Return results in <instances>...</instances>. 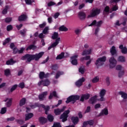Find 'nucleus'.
<instances>
[{"label": "nucleus", "mask_w": 127, "mask_h": 127, "mask_svg": "<svg viewBox=\"0 0 127 127\" xmlns=\"http://www.w3.org/2000/svg\"><path fill=\"white\" fill-rule=\"evenodd\" d=\"M94 124V121L90 120L89 121H87L86 122H84L82 127H86V126L89 125V126H92Z\"/></svg>", "instance_id": "nucleus-27"}, {"label": "nucleus", "mask_w": 127, "mask_h": 127, "mask_svg": "<svg viewBox=\"0 0 127 127\" xmlns=\"http://www.w3.org/2000/svg\"><path fill=\"white\" fill-rule=\"evenodd\" d=\"M7 65H13L14 63H16V61H13V60L10 59L6 62Z\"/></svg>", "instance_id": "nucleus-34"}, {"label": "nucleus", "mask_w": 127, "mask_h": 127, "mask_svg": "<svg viewBox=\"0 0 127 127\" xmlns=\"http://www.w3.org/2000/svg\"><path fill=\"white\" fill-rule=\"evenodd\" d=\"M9 41H10V39L9 38H7L5 40L4 42L3 43V45H5V44H6V43H8Z\"/></svg>", "instance_id": "nucleus-54"}, {"label": "nucleus", "mask_w": 127, "mask_h": 127, "mask_svg": "<svg viewBox=\"0 0 127 127\" xmlns=\"http://www.w3.org/2000/svg\"><path fill=\"white\" fill-rule=\"evenodd\" d=\"M99 80H100V78L98 76H95L92 80V83H97L99 82Z\"/></svg>", "instance_id": "nucleus-43"}, {"label": "nucleus", "mask_w": 127, "mask_h": 127, "mask_svg": "<svg viewBox=\"0 0 127 127\" xmlns=\"http://www.w3.org/2000/svg\"><path fill=\"white\" fill-rule=\"evenodd\" d=\"M58 68V66H57V65H52V69L53 70H57V69Z\"/></svg>", "instance_id": "nucleus-62"}, {"label": "nucleus", "mask_w": 127, "mask_h": 127, "mask_svg": "<svg viewBox=\"0 0 127 127\" xmlns=\"http://www.w3.org/2000/svg\"><path fill=\"white\" fill-rule=\"evenodd\" d=\"M61 104H62V100H59L58 104L55 106H53L52 108L54 109V108L55 107L57 108V107H58V106H60V105H61Z\"/></svg>", "instance_id": "nucleus-51"}, {"label": "nucleus", "mask_w": 127, "mask_h": 127, "mask_svg": "<svg viewBox=\"0 0 127 127\" xmlns=\"http://www.w3.org/2000/svg\"><path fill=\"white\" fill-rule=\"evenodd\" d=\"M80 99V96L78 95H72L69 96L66 100V104H68V103H70V102H73V104L77 101V100H79Z\"/></svg>", "instance_id": "nucleus-4"}, {"label": "nucleus", "mask_w": 127, "mask_h": 127, "mask_svg": "<svg viewBox=\"0 0 127 127\" xmlns=\"http://www.w3.org/2000/svg\"><path fill=\"white\" fill-rule=\"evenodd\" d=\"M48 120L49 121V122H53V120H54V117L53 116L51 115H48Z\"/></svg>", "instance_id": "nucleus-46"}, {"label": "nucleus", "mask_w": 127, "mask_h": 127, "mask_svg": "<svg viewBox=\"0 0 127 127\" xmlns=\"http://www.w3.org/2000/svg\"><path fill=\"white\" fill-rule=\"evenodd\" d=\"M64 53H62L61 54L58 56L56 58L57 60L63 59V58H64Z\"/></svg>", "instance_id": "nucleus-39"}, {"label": "nucleus", "mask_w": 127, "mask_h": 127, "mask_svg": "<svg viewBox=\"0 0 127 127\" xmlns=\"http://www.w3.org/2000/svg\"><path fill=\"white\" fill-rule=\"evenodd\" d=\"M38 86H41L42 85L43 86H49L50 85V81L48 79H45L42 81H40L38 83Z\"/></svg>", "instance_id": "nucleus-11"}, {"label": "nucleus", "mask_w": 127, "mask_h": 127, "mask_svg": "<svg viewBox=\"0 0 127 127\" xmlns=\"http://www.w3.org/2000/svg\"><path fill=\"white\" fill-rule=\"evenodd\" d=\"M84 82H85V78L82 77L75 82V85L77 87H81V86L83 85V83H84Z\"/></svg>", "instance_id": "nucleus-13"}, {"label": "nucleus", "mask_w": 127, "mask_h": 127, "mask_svg": "<svg viewBox=\"0 0 127 127\" xmlns=\"http://www.w3.org/2000/svg\"><path fill=\"white\" fill-rule=\"evenodd\" d=\"M53 97H57V94L56 91H53L50 93V96H49V99L51 100Z\"/></svg>", "instance_id": "nucleus-33"}, {"label": "nucleus", "mask_w": 127, "mask_h": 127, "mask_svg": "<svg viewBox=\"0 0 127 127\" xmlns=\"http://www.w3.org/2000/svg\"><path fill=\"white\" fill-rule=\"evenodd\" d=\"M81 31H82V30L80 28H76L74 30V33L76 35H80L81 34Z\"/></svg>", "instance_id": "nucleus-37"}, {"label": "nucleus", "mask_w": 127, "mask_h": 127, "mask_svg": "<svg viewBox=\"0 0 127 127\" xmlns=\"http://www.w3.org/2000/svg\"><path fill=\"white\" fill-rule=\"evenodd\" d=\"M4 102H6V107H10L11 106V103H12V98H6L4 100Z\"/></svg>", "instance_id": "nucleus-19"}, {"label": "nucleus", "mask_w": 127, "mask_h": 127, "mask_svg": "<svg viewBox=\"0 0 127 127\" xmlns=\"http://www.w3.org/2000/svg\"><path fill=\"white\" fill-rule=\"evenodd\" d=\"M124 75H125V70H121L120 71H119V77L120 78H122V77H123V76H124Z\"/></svg>", "instance_id": "nucleus-47"}, {"label": "nucleus", "mask_w": 127, "mask_h": 127, "mask_svg": "<svg viewBox=\"0 0 127 127\" xmlns=\"http://www.w3.org/2000/svg\"><path fill=\"white\" fill-rule=\"evenodd\" d=\"M106 91L105 89H101L99 92V96L100 97V99H98V101H100L101 102H104L105 101V99L104 97H105V95H106Z\"/></svg>", "instance_id": "nucleus-7"}, {"label": "nucleus", "mask_w": 127, "mask_h": 127, "mask_svg": "<svg viewBox=\"0 0 127 127\" xmlns=\"http://www.w3.org/2000/svg\"><path fill=\"white\" fill-rule=\"evenodd\" d=\"M50 74L49 73H47L45 74L44 72H40L39 74V77L41 79H43V78H47V77H49L50 76Z\"/></svg>", "instance_id": "nucleus-21"}, {"label": "nucleus", "mask_w": 127, "mask_h": 127, "mask_svg": "<svg viewBox=\"0 0 127 127\" xmlns=\"http://www.w3.org/2000/svg\"><path fill=\"white\" fill-rule=\"evenodd\" d=\"M116 69L118 70H124V67L121 65H118L116 66Z\"/></svg>", "instance_id": "nucleus-53"}, {"label": "nucleus", "mask_w": 127, "mask_h": 127, "mask_svg": "<svg viewBox=\"0 0 127 127\" xmlns=\"http://www.w3.org/2000/svg\"><path fill=\"white\" fill-rule=\"evenodd\" d=\"M118 61L119 62H125L126 61V58L124 56H120L118 58Z\"/></svg>", "instance_id": "nucleus-41"}, {"label": "nucleus", "mask_w": 127, "mask_h": 127, "mask_svg": "<svg viewBox=\"0 0 127 127\" xmlns=\"http://www.w3.org/2000/svg\"><path fill=\"white\" fill-rule=\"evenodd\" d=\"M59 15H60V14L59 13H56L54 14V18H58Z\"/></svg>", "instance_id": "nucleus-64"}, {"label": "nucleus", "mask_w": 127, "mask_h": 127, "mask_svg": "<svg viewBox=\"0 0 127 127\" xmlns=\"http://www.w3.org/2000/svg\"><path fill=\"white\" fill-rule=\"evenodd\" d=\"M90 98V94H86L83 95L81 98H80V101L81 102H84V100H88Z\"/></svg>", "instance_id": "nucleus-23"}, {"label": "nucleus", "mask_w": 127, "mask_h": 127, "mask_svg": "<svg viewBox=\"0 0 127 127\" xmlns=\"http://www.w3.org/2000/svg\"><path fill=\"white\" fill-rule=\"evenodd\" d=\"M31 49H32L33 50H34L35 49H36V46L31 45L28 47L27 48L26 50H30Z\"/></svg>", "instance_id": "nucleus-40"}, {"label": "nucleus", "mask_w": 127, "mask_h": 127, "mask_svg": "<svg viewBox=\"0 0 127 127\" xmlns=\"http://www.w3.org/2000/svg\"><path fill=\"white\" fill-rule=\"evenodd\" d=\"M54 4H55V2H54L53 1H51L48 3V6H51L52 5H54Z\"/></svg>", "instance_id": "nucleus-61"}, {"label": "nucleus", "mask_w": 127, "mask_h": 127, "mask_svg": "<svg viewBox=\"0 0 127 127\" xmlns=\"http://www.w3.org/2000/svg\"><path fill=\"white\" fill-rule=\"evenodd\" d=\"M78 54H75L70 57L71 63L72 65H77L78 64Z\"/></svg>", "instance_id": "nucleus-8"}, {"label": "nucleus", "mask_w": 127, "mask_h": 127, "mask_svg": "<svg viewBox=\"0 0 127 127\" xmlns=\"http://www.w3.org/2000/svg\"><path fill=\"white\" fill-rule=\"evenodd\" d=\"M118 9H119V7L116 5L112 8V11H116V10H118Z\"/></svg>", "instance_id": "nucleus-55"}, {"label": "nucleus", "mask_w": 127, "mask_h": 127, "mask_svg": "<svg viewBox=\"0 0 127 127\" xmlns=\"http://www.w3.org/2000/svg\"><path fill=\"white\" fill-rule=\"evenodd\" d=\"M12 20V19L11 18L8 17L5 19V22H6V23H8L9 22H10Z\"/></svg>", "instance_id": "nucleus-57"}, {"label": "nucleus", "mask_w": 127, "mask_h": 127, "mask_svg": "<svg viewBox=\"0 0 127 127\" xmlns=\"http://www.w3.org/2000/svg\"><path fill=\"white\" fill-rule=\"evenodd\" d=\"M101 107V104H97L96 105H95V109L96 110L99 109V108H100Z\"/></svg>", "instance_id": "nucleus-63"}, {"label": "nucleus", "mask_w": 127, "mask_h": 127, "mask_svg": "<svg viewBox=\"0 0 127 127\" xmlns=\"http://www.w3.org/2000/svg\"><path fill=\"white\" fill-rule=\"evenodd\" d=\"M48 30H49V27L47 26L44 29L43 33H44V34H48Z\"/></svg>", "instance_id": "nucleus-42"}, {"label": "nucleus", "mask_w": 127, "mask_h": 127, "mask_svg": "<svg viewBox=\"0 0 127 127\" xmlns=\"http://www.w3.org/2000/svg\"><path fill=\"white\" fill-rule=\"evenodd\" d=\"M25 85L24 84V82H20L19 85H18V87L19 88H21V89H23V88H24Z\"/></svg>", "instance_id": "nucleus-49"}, {"label": "nucleus", "mask_w": 127, "mask_h": 127, "mask_svg": "<svg viewBox=\"0 0 127 127\" xmlns=\"http://www.w3.org/2000/svg\"><path fill=\"white\" fill-rule=\"evenodd\" d=\"M120 49H121V51L123 54H127V48L124 47L123 45H121L119 47Z\"/></svg>", "instance_id": "nucleus-22"}, {"label": "nucleus", "mask_w": 127, "mask_h": 127, "mask_svg": "<svg viewBox=\"0 0 127 127\" xmlns=\"http://www.w3.org/2000/svg\"><path fill=\"white\" fill-rule=\"evenodd\" d=\"M65 109H66V107L64 106L62 109H55L54 110V113L55 114V115L58 116L60 115V114H61L62 112H64V111L65 110Z\"/></svg>", "instance_id": "nucleus-14"}, {"label": "nucleus", "mask_w": 127, "mask_h": 127, "mask_svg": "<svg viewBox=\"0 0 127 127\" xmlns=\"http://www.w3.org/2000/svg\"><path fill=\"white\" fill-rule=\"evenodd\" d=\"M59 29L60 31H68V29L66 27L64 26V25L60 27Z\"/></svg>", "instance_id": "nucleus-36"}, {"label": "nucleus", "mask_w": 127, "mask_h": 127, "mask_svg": "<svg viewBox=\"0 0 127 127\" xmlns=\"http://www.w3.org/2000/svg\"><path fill=\"white\" fill-rule=\"evenodd\" d=\"M16 88H17V84L14 85L11 88V89L10 90V92H13V91H14V90H15V89H16Z\"/></svg>", "instance_id": "nucleus-50"}, {"label": "nucleus", "mask_w": 127, "mask_h": 127, "mask_svg": "<svg viewBox=\"0 0 127 127\" xmlns=\"http://www.w3.org/2000/svg\"><path fill=\"white\" fill-rule=\"evenodd\" d=\"M34 115L33 113H28L25 115V121H28L29 120H30L31 118L33 117Z\"/></svg>", "instance_id": "nucleus-29"}, {"label": "nucleus", "mask_w": 127, "mask_h": 127, "mask_svg": "<svg viewBox=\"0 0 127 127\" xmlns=\"http://www.w3.org/2000/svg\"><path fill=\"white\" fill-rule=\"evenodd\" d=\"M64 74V72L63 71H58L56 73V75L55 76L56 79H58V78H59L61 75H63Z\"/></svg>", "instance_id": "nucleus-35"}, {"label": "nucleus", "mask_w": 127, "mask_h": 127, "mask_svg": "<svg viewBox=\"0 0 127 127\" xmlns=\"http://www.w3.org/2000/svg\"><path fill=\"white\" fill-rule=\"evenodd\" d=\"M78 17L80 19L83 20V19H85V18H86V14H85V12H79L78 13Z\"/></svg>", "instance_id": "nucleus-20"}, {"label": "nucleus", "mask_w": 127, "mask_h": 127, "mask_svg": "<svg viewBox=\"0 0 127 127\" xmlns=\"http://www.w3.org/2000/svg\"><path fill=\"white\" fill-rule=\"evenodd\" d=\"M26 4H31L32 2H34V0H25Z\"/></svg>", "instance_id": "nucleus-48"}, {"label": "nucleus", "mask_w": 127, "mask_h": 127, "mask_svg": "<svg viewBox=\"0 0 127 127\" xmlns=\"http://www.w3.org/2000/svg\"><path fill=\"white\" fill-rule=\"evenodd\" d=\"M7 9H8V6H6L2 11L3 14H5L7 12Z\"/></svg>", "instance_id": "nucleus-56"}, {"label": "nucleus", "mask_w": 127, "mask_h": 127, "mask_svg": "<svg viewBox=\"0 0 127 127\" xmlns=\"http://www.w3.org/2000/svg\"><path fill=\"white\" fill-rule=\"evenodd\" d=\"M90 56H86L85 58H82L80 59V60H81V61H83V60H89V59H90Z\"/></svg>", "instance_id": "nucleus-58"}, {"label": "nucleus", "mask_w": 127, "mask_h": 127, "mask_svg": "<svg viewBox=\"0 0 127 127\" xmlns=\"http://www.w3.org/2000/svg\"><path fill=\"white\" fill-rule=\"evenodd\" d=\"M110 53L112 56L115 55V54H117V50H116V47L115 46H113L111 48Z\"/></svg>", "instance_id": "nucleus-30"}, {"label": "nucleus", "mask_w": 127, "mask_h": 127, "mask_svg": "<svg viewBox=\"0 0 127 127\" xmlns=\"http://www.w3.org/2000/svg\"><path fill=\"white\" fill-rule=\"evenodd\" d=\"M24 48H21L20 50H18L17 48H15L13 49V53L14 54H16V53H22L23 51H24Z\"/></svg>", "instance_id": "nucleus-25"}, {"label": "nucleus", "mask_w": 127, "mask_h": 127, "mask_svg": "<svg viewBox=\"0 0 127 127\" xmlns=\"http://www.w3.org/2000/svg\"><path fill=\"white\" fill-rule=\"evenodd\" d=\"M101 12V10L98 8H93L90 12V14L88 15V17H95L98 14H99Z\"/></svg>", "instance_id": "nucleus-5"}, {"label": "nucleus", "mask_w": 127, "mask_h": 127, "mask_svg": "<svg viewBox=\"0 0 127 127\" xmlns=\"http://www.w3.org/2000/svg\"><path fill=\"white\" fill-rule=\"evenodd\" d=\"M4 74L6 76H8V75H9V74H10V70L8 69L5 70Z\"/></svg>", "instance_id": "nucleus-52"}, {"label": "nucleus", "mask_w": 127, "mask_h": 127, "mask_svg": "<svg viewBox=\"0 0 127 127\" xmlns=\"http://www.w3.org/2000/svg\"><path fill=\"white\" fill-rule=\"evenodd\" d=\"M36 107H40V108H43V109H44V110H45L46 111L45 112L46 115H47V114H48L47 112L49 111V109H50L49 106H45V105L43 104L39 105L38 103H36L34 105L30 106V107L31 108V109H34V108H36Z\"/></svg>", "instance_id": "nucleus-3"}, {"label": "nucleus", "mask_w": 127, "mask_h": 127, "mask_svg": "<svg viewBox=\"0 0 127 127\" xmlns=\"http://www.w3.org/2000/svg\"><path fill=\"white\" fill-rule=\"evenodd\" d=\"M61 41V38H59L56 40L55 42H54L53 44H52L51 46L49 47L48 48V50H50L53 47H56V46H57L58 44H59V43Z\"/></svg>", "instance_id": "nucleus-12"}, {"label": "nucleus", "mask_w": 127, "mask_h": 127, "mask_svg": "<svg viewBox=\"0 0 127 127\" xmlns=\"http://www.w3.org/2000/svg\"><path fill=\"white\" fill-rule=\"evenodd\" d=\"M98 98V96L95 95L92 97H91L90 99H89V103L90 104H94V103H96V102H97V101H99L97 99Z\"/></svg>", "instance_id": "nucleus-17"}, {"label": "nucleus", "mask_w": 127, "mask_h": 127, "mask_svg": "<svg viewBox=\"0 0 127 127\" xmlns=\"http://www.w3.org/2000/svg\"><path fill=\"white\" fill-rule=\"evenodd\" d=\"M48 94V92L47 91H45L40 94L39 95V99L40 101H43V100H44V98L46 97Z\"/></svg>", "instance_id": "nucleus-15"}, {"label": "nucleus", "mask_w": 127, "mask_h": 127, "mask_svg": "<svg viewBox=\"0 0 127 127\" xmlns=\"http://www.w3.org/2000/svg\"><path fill=\"white\" fill-rule=\"evenodd\" d=\"M103 23V22L102 21H99L97 23V21L96 20H94L91 24L89 25L88 26H92L93 25H95L96 26H100L101 24Z\"/></svg>", "instance_id": "nucleus-18"}, {"label": "nucleus", "mask_w": 127, "mask_h": 127, "mask_svg": "<svg viewBox=\"0 0 127 127\" xmlns=\"http://www.w3.org/2000/svg\"><path fill=\"white\" fill-rule=\"evenodd\" d=\"M44 55V52H41L39 53L36 54L35 55H26L24 57H22V60H27V62H30L32 60H35V61H38V60Z\"/></svg>", "instance_id": "nucleus-1"}, {"label": "nucleus", "mask_w": 127, "mask_h": 127, "mask_svg": "<svg viewBox=\"0 0 127 127\" xmlns=\"http://www.w3.org/2000/svg\"><path fill=\"white\" fill-rule=\"evenodd\" d=\"M79 72L81 74H84L85 73V67L84 66H81L79 68Z\"/></svg>", "instance_id": "nucleus-44"}, {"label": "nucleus", "mask_w": 127, "mask_h": 127, "mask_svg": "<svg viewBox=\"0 0 127 127\" xmlns=\"http://www.w3.org/2000/svg\"><path fill=\"white\" fill-rule=\"evenodd\" d=\"M26 102V99L25 98H22L20 101L19 103V106H18L17 109V111L18 113H20V112H22V106H24V105H25V102Z\"/></svg>", "instance_id": "nucleus-6"}, {"label": "nucleus", "mask_w": 127, "mask_h": 127, "mask_svg": "<svg viewBox=\"0 0 127 127\" xmlns=\"http://www.w3.org/2000/svg\"><path fill=\"white\" fill-rule=\"evenodd\" d=\"M109 115V110L107 108L103 109L99 114V117L102 116H108Z\"/></svg>", "instance_id": "nucleus-16"}, {"label": "nucleus", "mask_w": 127, "mask_h": 127, "mask_svg": "<svg viewBox=\"0 0 127 127\" xmlns=\"http://www.w3.org/2000/svg\"><path fill=\"white\" fill-rule=\"evenodd\" d=\"M91 53H92V49H90L89 50H84L82 53V56H85L86 55H90Z\"/></svg>", "instance_id": "nucleus-24"}, {"label": "nucleus", "mask_w": 127, "mask_h": 127, "mask_svg": "<svg viewBox=\"0 0 127 127\" xmlns=\"http://www.w3.org/2000/svg\"><path fill=\"white\" fill-rule=\"evenodd\" d=\"M71 121L74 125H77L79 122V118L77 117H73L71 118Z\"/></svg>", "instance_id": "nucleus-28"}, {"label": "nucleus", "mask_w": 127, "mask_h": 127, "mask_svg": "<svg viewBox=\"0 0 127 127\" xmlns=\"http://www.w3.org/2000/svg\"><path fill=\"white\" fill-rule=\"evenodd\" d=\"M119 94L121 96L122 98H124V100L127 99V93L123 91H120Z\"/></svg>", "instance_id": "nucleus-31"}, {"label": "nucleus", "mask_w": 127, "mask_h": 127, "mask_svg": "<svg viewBox=\"0 0 127 127\" xmlns=\"http://www.w3.org/2000/svg\"><path fill=\"white\" fill-rule=\"evenodd\" d=\"M6 113V107H3L1 108L0 113L1 115H4Z\"/></svg>", "instance_id": "nucleus-45"}, {"label": "nucleus", "mask_w": 127, "mask_h": 127, "mask_svg": "<svg viewBox=\"0 0 127 127\" xmlns=\"http://www.w3.org/2000/svg\"><path fill=\"white\" fill-rule=\"evenodd\" d=\"M59 36V35H58V33L54 32L52 36V39H58Z\"/></svg>", "instance_id": "nucleus-38"}, {"label": "nucleus", "mask_w": 127, "mask_h": 127, "mask_svg": "<svg viewBox=\"0 0 127 127\" xmlns=\"http://www.w3.org/2000/svg\"><path fill=\"white\" fill-rule=\"evenodd\" d=\"M39 121L41 124H45L47 122V119L44 117H40L39 119Z\"/></svg>", "instance_id": "nucleus-32"}, {"label": "nucleus", "mask_w": 127, "mask_h": 127, "mask_svg": "<svg viewBox=\"0 0 127 127\" xmlns=\"http://www.w3.org/2000/svg\"><path fill=\"white\" fill-rule=\"evenodd\" d=\"M46 25V22H44L43 23L39 25V27H40V28H43V27H44Z\"/></svg>", "instance_id": "nucleus-60"}, {"label": "nucleus", "mask_w": 127, "mask_h": 127, "mask_svg": "<svg viewBox=\"0 0 127 127\" xmlns=\"http://www.w3.org/2000/svg\"><path fill=\"white\" fill-rule=\"evenodd\" d=\"M26 18H27L26 15L22 14L19 17L18 20L19 21H24V20H26Z\"/></svg>", "instance_id": "nucleus-26"}, {"label": "nucleus", "mask_w": 127, "mask_h": 127, "mask_svg": "<svg viewBox=\"0 0 127 127\" xmlns=\"http://www.w3.org/2000/svg\"><path fill=\"white\" fill-rule=\"evenodd\" d=\"M70 113L69 110L65 111L63 114L61 116V119L62 120V122H66L67 121V118H68V114Z\"/></svg>", "instance_id": "nucleus-10"}, {"label": "nucleus", "mask_w": 127, "mask_h": 127, "mask_svg": "<svg viewBox=\"0 0 127 127\" xmlns=\"http://www.w3.org/2000/svg\"><path fill=\"white\" fill-rule=\"evenodd\" d=\"M12 29V26L11 25H9L7 26V31H10Z\"/></svg>", "instance_id": "nucleus-59"}, {"label": "nucleus", "mask_w": 127, "mask_h": 127, "mask_svg": "<svg viewBox=\"0 0 127 127\" xmlns=\"http://www.w3.org/2000/svg\"><path fill=\"white\" fill-rule=\"evenodd\" d=\"M106 60H107V58L106 57L99 58L97 60L96 62L95 63V65L99 67L100 66L104 65V62H106Z\"/></svg>", "instance_id": "nucleus-2"}, {"label": "nucleus", "mask_w": 127, "mask_h": 127, "mask_svg": "<svg viewBox=\"0 0 127 127\" xmlns=\"http://www.w3.org/2000/svg\"><path fill=\"white\" fill-rule=\"evenodd\" d=\"M110 67V68H114L117 65V60L114 57H111L109 59Z\"/></svg>", "instance_id": "nucleus-9"}]
</instances>
